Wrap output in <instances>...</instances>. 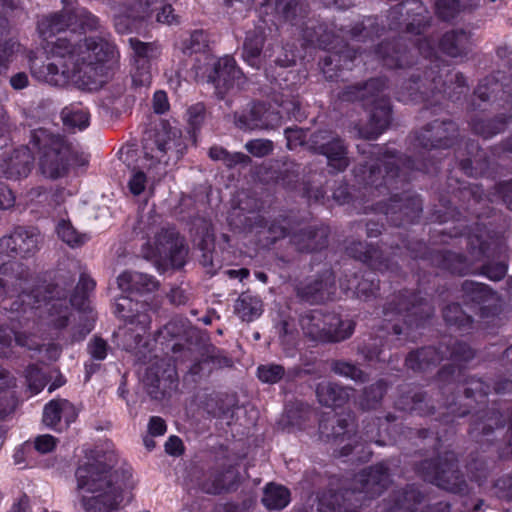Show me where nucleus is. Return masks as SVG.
<instances>
[{"label": "nucleus", "instance_id": "obj_37", "mask_svg": "<svg viewBox=\"0 0 512 512\" xmlns=\"http://www.w3.org/2000/svg\"><path fill=\"white\" fill-rule=\"evenodd\" d=\"M318 402L326 407H342L349 400L348 388L331 381H322L315 390Z\"/></svg>", "mask_w": 512, "mask_h": 512}, {"label": "nucleus", "instance_id": "obj_52", "mask_svg": "<svg viewBox=\"0 0 512 512\" xmlns=\"http://www.w3.org/2000/svg\"><path fill=\"white\" fill-rule=\"evenodd\" d=\"M463 299L465 302L483 303L493 298L492 289L483 283L465 280L462 284Z\"/></svg>", "mask_w": 512, "mask_h": 512}, {"label": "nucleus", "instance_id": "obj_35", "mask_svg": "<svg viewBox=\"0 0 512 512\" xmlns=\"http://www.w3.org/2000/svg\"><path fill=\"white\" fill-rule=\"evenodd\" d=\"M439 46L450 57H464L472 48L470 33L462 29L448 31L442 36Z\"/></svg>", "mask_w": 512, "mask_h": 512}, {"label": "nucleus", "instance_id": "obj_40", "mask_svg": "<svg viewBox=\"0 0 512 512\" xmlns=\"http://www.w3.org/2000/svg\"><path fill=\"white\" fill-rule=\"evenodd\" d=\"M232 360L220 353L214 346L207 347L206 352L202 354L201 359L194 363L189 374L193 377L207 376L211 372L212 367L206 369L205 366L212 364L213 368L231 367Z\"/></svg>", "mask_w": 512, "mask_h": 512}, {"label": "nucleus", "instance_id": "obj_32", "mask_svg": "<svg viewBox=\"0 0 512 512\" xmlns=\"http://www.w3.org/2000/svg\"><path fill=\"white\" fill-rule=\"evenodd\" d=\"M14 344L34 351H41L44 347L30 335L17 332L8 326H0V358L11 357Z\"/></svg>", "mask_w": 512, "mask_h": 512}, {"label": "nucleus", "instance_id": "obj_17", "mask_svg": "<svg viewBox=\"0 0 512 512\" xmlns=\"http://www.w3.org/2000/svg\"><path fill=\"white\" fill-rule=\"evenodd\" d=\"M389 467L381 462L361 470L352 481V485L365 505L379 497L390 485Z\"/></svg>", "mask_w": 512, "mask_h": 512}, {"label": "nucleus", "instance_id": "obj_1", "mask_svg": "<svg viewBox=\"0 0 512 512\" xmlns=\"http://www.w3.org/2000/svg\"><path fill=\"white\" fill-rule=\"evenodd\" d=\"M79 49L82 45L71 38L58 37L51 42L52 59L34 53L29 55L30 71L37 80L53 86L64 87L69 83L81 90H97L103 85L101 67L81 66Z\"/></svg>", "mask_w": 512, "mask_h": 512}, {"label": "nucleus", "instance_id": "obj_22", "mask_svg": "<svg viewBox=\"0 0 512 512\" xmlns=\"http://www.w3.org/2000/svg\"><path fill=\"white\" fill-rule=\"evenodd\" d=\"M116 55L117 51L115 45L100 37L86 38L82 49H79L81 66L91 64L101 67L103 84L106 81L105 66L103 64L115 59Z\"/></svg>", "mask_w": 512, "mask_h": 512}, {"label": "nucleus", "instance_id": "obj_7", "mask_svg": "<svg viewBox=\"0 0 512 512\" xmlns=\"http://www.w3.org/2000/svg\"><path fill=\"white\" fill-rule=\"evenodd\" d=\"M300 325L307 337L322 342L345 340L354 330L352 321H342L337 314L322 310H312L302 315Z\"/></svg>", "mask_w": 512, "mask_h": 512}, {"label": "nucleus", "instance_id": "obj_63", "mask_svg": "<svg viewBox=\"0 0 512 512\" xmlns=\"http://www.w3.org/2000/svg\"><path fill=\"white\" fill-rule=\"evenodd\" d=\"M443 317L448 324L459 327L469 326L472 322V318L457 303L447 305L443 310Z\"/></svg>", "mask_w": 512, "mask_h": 512}, {"label": "nucleus", "instance_id": "obj_48", "mask_svg": "<svg viewBox=\"0 0 512 512\" xmlns=\"http://www.w3.org/2000/svg\"><path fill=\"white\" fill-rule=\"evenodd\" d=\"M321 155L326 156L328 166L335 172H342L350 165L347 146L337 135Z\"/></svg>", "mask_w": 512, "mask_h": 512}, {"label": "nucleus", "instance_id": "obj_9", "mask_svg": "<svg viewBox=\"0 0 512 512\" xmlns=\"http://www.w3.org/2000/svg\"><path fill=\"white\" fill-rule=\"evenodd\" d=\"M186 144L181 131L162 122L151 142L144 146L145 157L165 165L176 164L184 154Z\"/></svg>", "mask_w": 512, "mask_h": 512}, {"label": "nucleus", "instance_id": "obj_38", "mask_svg": "<svg viewBox=\"0 0 512 512\" xmlns=\"http://www.w3.org/2000/svg\"><path fill=\"white\" fill-rule=\"evenodd\" d=\"M8 297L3 299L2 307L4 310L15 314L11 319H15L20 314L33 313V310L38 308L39 300L34 292H28L27 289L20 290L18 293H8Z\"/></svg>", "mask_w": 512, "mask_h": 512}, {"label": "nucleus", "instance_id": "obj_53", "mask_svg": "<svg viewBox=\"0 0 512 512\" xmlns=\"http://www.w3.org/2000/svg\"><path fill=\"white\" fill-rule=\"evenodd\" d=\"M508 119L504 116H499L494 119L484 120L475 118L471 122L472 130L484 138L492 137L504 131Z\"/></svg>", "mask_w": 512, "mask_h": 512}, {"label": "nucleus", "instance_id": "obj_59", "mask_svg": "<svg viewBox=\"0 0 512 512\" xmlns=\"http://www.w3.org/2000/svg\"><path fill=\"white\" fill-rule=\"evenodd\" d=\"M442 268L453 274L464 275L469 271V263L461 254L445 251L441 254Z\"/></svg>", "mask_w": 512, "mask_h": 512}, {"label": "nucleus", "instance_id": "obj_47", "mask_svg": "<svg viewBox=\"0 0 512 512\" xmlns=\"http://www.w3.org/2000/svg\"><path fill=\"white\" fill-rule=\"evenodd\" d=\"M234 312L245 322H252L263 312L262 300L249 293H242L235 301Z\"/></svg>", "mask_w": 512, "mask_h": 512}, {"label": "nucleus", "instance_id": "obj_43", "mask_svg": "<svg viewBox=\"0 0 512 512\" xmlns=\"http://www.w3.org/2000/svg\"><path fill=\"white\" fill-rule=\"evenodd\" d=\"M425 499L424 493L415 485H406L394 491L389 508L406 511H418V506Z\"/></svg>", "mask_w": 512, "mask_h": 512}, {"label": "nucleus", "instance_id": "obj_12", "mask_svg": "<svg viewBox=\"0 0 512 512\" xmlns=\"http://www.w3.org/2000/svg\"><path fill=\"white\" fill-rule=\"evenodd\" d=\"M438 65L427 70L417 69L406 79L398 92L401 101L429 100L442 90Z\"/></svg>", "mask_w": 512, "mask_h": 512}, {"label": "nucleus", "instance_id": "obj_33", "mask_svg": "<svg viewBox=\"0 0 512 512\" xmlns=\"http://www.w3.org/2000/svg\"><path fill=\"white\" fill-rule=\"evenodd\" d=\"M76 417L77 411L72 403L66 399H55L45 405L42 422L47 427L60 430L58 425L62 418L69 425Z\"/></svg>", "mask_w": 512, "mask_h": 512}, {"label": "nucleus", "instance_id": "obj_6", "mask_svg": "<svg viewBox=\"0 0 512 512\" xmlns=\"http://www.w3.org/2000/svg\"><path fill=\"white\" fill-rule=\"evenodd\" d=\"M60 11L50 13L39 23V31L44 38L69 31L75 35L98 28L99 21L92 13L78 3L63 0Z\"/></svg>", "mask_w": 512, "mask_h": 512}, {"label": "nucleus", "instance_id": "obj_21", "mask_svg": "<svg viewBox=\"0 0 512 512\" xmlns=\"http://www.w3.org/2000/svg\"><path fill=\"white\" fill-rule=\"evenodd\" d=\"M381 209L395 226H402L419 217L422 203L418 196L404 193L391 197L389 203L383 204Z\"/></svg>", "mask_w": 512, "mask_h": 512}, {"label": "nucleus", "instance_id": "obj_44", "mask_svg": "<svg viewBox=\"0 0 512 512\" xmlns=\"http://www.w3.org/2000/svg\"><path fill=\"white\" fill-rule=\"evenodd\" d=\"M446 357V351L435 347H424L409 353L406 358V365L414 371H422L430 365L440 363Z\"/></svg>", "mask_w": 512, "mask_h": 512}, {"label": "nucleus", "instance_id": "obj_56", "mask_svg": "<svg viewBox=\"0 0 512 512\" xmlns=\"http://www.w3.org/2000/svg\"><path fill=\"white\" fill-rule=\"evenodd\" d=\"M330 368L333 373L349 378L357 383H364L369 379L368 374L357 365L345 360H332Z\"/></svg>", "mask_w": 512, "mask_h": 512}, {"label": "nucleus", "instance_id": "obj_4", "mask_svg": "<svg viewBox=\"0 0 512 512\" xmlns=\"http://www.w3.org/2000/svg\"><path fill=\"white\" fill-rule=\"evenodd\" d=\"M359 152L367 155L363 163L354 169L355 178L359 184L374 187L379 190L381 187H388L396 181L399 175V160L392 154L381 153V148L365 144L357 146Z\"/></svg>", "mask_w": 512, "mask_h": 512}, {"label": "nucleus", "instance_id": "obj_27", "mask_svg": "<svg viewBox=\"0 0 512 512\" xmlns=\"http://www.w3.org/2000/svg\"><path fill=\"white\" fill-rule=\"evenodd\" d=\"M375 54L390 69H405L415 63V57L398 40L382 42L376 48Z\"/></svg>", "mask_w": 512, "mask_h": 512}, {"label": "nucleus", "instance_id": "obj_45", "mask_svg": "<svg viewBox=\"0 0 512 512\" xmlns=\"http://www.w3.org/2000/svg\"><path fill=\"white\" fill-rule=\"evenodd\" d=\"M467 150L470 156L460 161L461 170L468 176H477L485 172L490 165L486 152L473 141L467 143Z\"/></svg>", "mask_w": 512, "mask_h": 512}, {"label": "nucleus", "instance_id": "obj_11", "mask_svg": "<svg viewBox=\"0 0 512 512\" xmlns=\"http://www.w3.org/2000/svg\"><path fill=\"white\" fill-rule=\"evenodd\" d=\"M278 35L279 28L274 22L270 21L269 23L266 19H260L256 27L246 35L242 52L244 61L256 70L263 68L265 72H268L272 65L270 63L269 67L267 66L266 58L267 53L272 50V46H269L262 55L263 45L265 40L276 39Z\"/></svg>", "mask_w": 512, "mask_h": 512}, {"label": "nucleus", "instance_id": "obj_10", "mask_svg": "<svg viewBox=\"0 0 512 512\" xmlns=\"http://www.w3.org/2000/svg\"><path fill=\"white\" fill-rule=\"evenodd\" d=\"M433 312L434 308L427 299L409 290L395 294L384 308L386 317L400 316L409 327L419 326L424 320L430 318Z\"/></svg>", "mask_w": 512, "mask_h": 512}, {"label": "nucleus", "instance_id": "obj_54", "mask_svg": "<svg viewBox=\"0 0 512 512\" xmlns=\"http://www.w3.org/2000/svg\"><path fill=\"white\" fill-rule=\"evenodd\" d=\"M338 512H358L365 505L355 488L351 487L334 492Z\"/></svg>", "mask_w": 512, "mask_h": 512}, {"label": "nucleus", "instance_id": "obj_3", "mask_svg": "<svg viewBox=\"0 0 512 512\" xmlns=\"http://www.w3.org/2000/svg\"><path fill=\"white\" fill-rule=\"evenodd\" d=\"M30 143L39 150V170L47 178L64 176L69 164L76 161L72 147L61 136L46 129L32 131Z\"/></svg>", "mask_w": 512, "mask_h": 512}, {"label": "nucleus", "instance_id": "obj_24", "mask_svg": "<svg viewBox=\"0 0 512 512\" xmlns=\"http://www.w3.org/2000/svg\"><path fill=\"white\" fill-rule=\"evenodd\" d=\"M129 45L137 68L133 81L139 85L148 84L151 79L149 62L160 55V47L155 42H142L137 38H130Z\"/></svg>", "mask_w": 512, "mask_h": 512}, {"label": "nucleus", "instance_id": "obj_50", "mask_svg": "<svg viewBox=\"0 0 512 512\" xmlns=\"http://www.w3.org/2000/svg\"><path fill=\"white\" fill-rule=\"evenodd\" d=\"M383 31V27L378 23L376 17H366L361 22L356 23L349 31L351 39L365 42L378 37Z\"/></svg>", "mask_w": 512, "mask_h": 512}, {"label": "nucleus", "instance_id": "obj_5", "mask_svg": "<svg viewBox=\"0 0 512 512\" xmlns=\"http://www.w3.org/2000/svg\"><path fill=\"white\" fill-rule=\"evenodd\" d=\"M417 473L427 482L454 494L468 492V483L459 469L454 452H446L433 459H425L416 465Z\"/></svg>", "mask_w": 512, "mask_h": 512}, {"label": "nucleus", "instance_id": "obj_16", "mask_svg": "<svg viewBox=\"0 0 512 512\" xmlns=\"http://www.w3.org/2000/svg\"><path fill=\"white\" fill-rule=\"evenodd\" d=\"M459 139V129L451 120H434L415 134V146L425 150L449 149Z\"/></svg>", "mask_w": 512, "mask_h": 512}, {"label": "nucleus", "instance_id": "obj_46", "mask_svg": "<svg viewBox=\"0 0 512 512\" xmlns=\"http://www.w3.org/2000/svg\"><path fill=\"white\" fill-rule=\"evenodd\" d=\"M122 501L120 491L109 490L108 493L83 497L82 502L86 512H113Z\"/></svg>", "mask_w": 512, "mask_h": 512}, {"label": "nucleus", "instance_id": "obj_15", "mask_svg": "<svg viewBox=\"0 0 512 512\" xmlns=\"http://www.w3.org/2000/svg\"><path fill=\"white\" fill-rule=\"evenodd\" d=\"M77 486L92 495L108 493L109 490L120 491L116 485V472L102 462L88 463L76 470Z\"/></svg>", "mask_w": 512, "mask_h": 512}, {"label": "nucleus", "instance_id": "obj_60", "mask_svg": "<svg viewBox=\"0 0 512 512\" xmlns=\"http://www.w3.org/2000/svg\"><path fill=\"white\" fill-rule=\"evenodd\" d=\"M94 287V280L88 277L86 274H82L75 288V292L70 299L72 306L78 308L79 310L86 311V299L88 297V293L91 292Z\"/></svg>", "mask_w": 512, "mask_h": 512}, {"label": "nucleus", "instance_id": "obj_8", "mask_svg": "<svg viewBox=\"0 0 512 512\" xmlns=\"http://www.w3.org/2000/svg\"><path fill=\"white\" fill-rule=\"evenodd\" d=\"M154 245L153 249L144 247L142 254L145 259H153L158 270H165L168 265L174 268L184 265L187 248L174 228H162L155 236Z\"/></svg>", "mask_w": 512, "mask_h": 512}, {"label": "nucleus", "instance_id": "obj_51", "mask_svg": "<svg viewBox=\"0 0 512 512\" xmlns=\"http://www.w3.org/2000/svg\"><path fill=\"white\" fill-rule=\"evenodd\" d=\"M386 392V385L383 380H379L374 384L363 389L359 397V406L362 410L369 411L377 409Z\"/></svg>", "mask_w": 512, "mask_h": 512}, {"label": "nucleus", "instance_id": "obj_61", "mask_svg": "<svg viewBox=\"0 0 512 512\" xmlns=\"http://www.w3.org/2000/svg\"><path fill=\"white\" fill-rule=\"evenodd\" d=\"M57 234L63 242L73 248L81 246L86 240L85 234L79 233L69 221L65 220L58 224Z\"/></svg>", "mask_w": 512, "mask_h": 512}, {"label": "nucleus", "instance_id": "obj_36", "mask_svg": "<svg viewBox=\"0 0 512 512\" xmlns=\"http://www.w3.org/2000/svg\"><path fill=\"white\" fill-rule=\"evenodd\" d=\"M328 232L325 228L307 227L293 233L292 243L301 252L320 250L327 245Z\"/></svg>", "mask_w": 512, "mask_h": 512}, {"label": "nucleus", "instance_id": "obj_64", "mask_svg": "<svg viewBox=\"0 0 512 512\" xmlns=\"http://www.w3.org/2000/svg\"><path fill=\"white\" fill-rule=\"evenodd\" d=\"M311 410L303 403H295L287 407L286 419L287 423L294 427H302L309 420Z\"/></svg>", "mask_w": 512, "mask_h": 512}, {"label": "nucleus", "instance_id": "obj_55", "mask_svg": "<svg viewBox=\"0 0 512 512\" xmlns=\"http://www.w3.org/2000/svg\"><path fill=\"white\" fill-rule=\"evenodd\" d=\"M209 156L215 161H222L227 168H233L236 165L247 166L252 162L250 156L241 152L230 153L220 146L211 147Z\"/></svg>", "mask_w": 512, "mask_h": 512}, {"label": "nucleus", "instance_id": "obj_30", "mask_svg": "<svg viewBox=\"0 0 512 512\" xmlns=\"http://www.w3.org/2000/svg\"><path fill=\"white\" fill-rule=\"evenodd\" d=\"M39 240L40 234L36 228L17 227L8 238L2 240V245H6L12 252L26 257L36 252Z\"/></svg>", "mask_w": 512, "mask_h": 512}, {"label": "nucleus", "instance_id": "obj_29", "mask_svg": "<svg viewBox=\"0 0 512 512\" xmlns=\"http://www.w3.org/2000/svg\"><path fill=\"white\" fill-rule=\"evenodd\" d=\"M32 163L33 156L28 147L15 149L10 155L0 159V176L13 180L27 177Z\"/></svg>", "mask_w": 512, "mask_h": 512}, {"label": "nucleus", "instance_id": "obj_28", "mask_svg": "<svg viewBox=\"0 0 512 512\" xmlns=\"http://www.w3.org/2000/svg\"><path fill=\"white\" fill-rule=\"evenodd\" d=\"M299 26L302 39L307 45L322 49L336 48L338 36L327 24L316 19H307L302 21Z\"/></svg>", "mask_w": 512, "mask_h": 512}, {"label": "nucleus", "instance_id": "obj_13", "mask_svg": "<svg viewBox=\"0 0 512 512\" xmlns=\"http://www.w3.org/2000/svg\"><path fill=\"white\" fill-rule=\"evenodd\" d=\"M143 382L153 400L163 401L177 390V370L170 360H157L147 368Z\"/></svg>", "mask_w": 512, "mask_h": 512}, {"label": "nucleus", "instance_id": "obj_18", "mask_svg": "<svg viewBox=\"0 0 512 512\" xmlns=\"http://www.w3.org/2000/svg\"><path fill=\"white\" fill-rule=\"evenodd\" d=\"M237 477V473L231 467L225 471H219L215 469L205 470L195 466L190 472L192 486L206 494L213 495L232 489Z\"/></svg>", "mask_w": 512, "mask_h": 512}, {"label": "nucleus", "instance_id": "obj_2", "mask_svg": "<svg viewBox=\"0 0 512 512\" xmlns=\"http://www.w3.org/2000/svg\"><path fill=\"white\" fill-rule=\"evenodd\" d=\"M385 90V80L376 78L364 84L347 86L338 95L342 101H361L363 107L369 110L368 123L358 129L359 136L364 139H376L391 123L392 107Z\"/></svg>", "mask_w": 512, "mask_h": 512}, {"label": "nucleus", "instance_id": "obj_26", "mask_svg": "<svg viewBox=\"0 0 512 512\" xmlns=\"http://www.w3.org/2000/svg\"><path fill=\"white\" fill-rule=\"evenodd\" d=\"M30 270L21 262L9 261L0 267V295L27 289Z\"/></svg>", "mask_w": 512, "mask_h": 512}, {"label": "nucleus", "instance_id": "obj_31", "mask_svg": "<svg viewBox=\"0 0 512 512\" xmlns=\"http://www.w3.org/2000/svg\"><path fill=\"white\" fill-rule=\"evenodd\" d=\"M120 290L134 295H147L158 290L160 284L152 276L142 272L125 271L117 278Z\"/></svg>", "mask_w": 512, "mask_h": 512}, {"label": "nucleus", "instance_id": "obj_39", "mask_svg": "<svg viewBox=\"0 0 512 512\" xmlns=\"http://www.w3.org/2000/svg\"><path fill=\"white\" fill-rule=\"evenodd\" d=\"M236 406L234 394H210L203 400V409L214 418L232 417Z\"/></svg>", "mask_w": 512, "mask_h": 512}, {"label": "nucleus", "instance_id": "obj_42", "mask_svg": "<svg viewBox=\"0 0 512 512\" xmlns=\"http://www.w3.org/2000/svg\"><path fill=\"white\" fill-rule=\"evenodd\" d=\"M275 12L293 26H299L309 14L304 0H275Z\"/></svg>", "mask_w": 512, "mask_h": 512}, {"label": "nucleus", "instance_id": "obj_25", "mask_svg": "<svg viewBox=\"0 0 512 512\" xmlns=\"http://www.w3.org/2000/svg\"><path fill=\"white\" fill-rule=\"evenodd\" d=\"M346 251L349 256L366 263L374 270L381 272H396L398 270V265L384 257L381 250L364 242L353 241L347 246Z\"/></svg>", "mask_w": 512, "mask_h": 512}, {"label": "nucleus", "instance_id": "obj_14", "mask_svg": "<svg viewBox=\"0 0 512 512\" xmlns=\"http://www.w3.org/2000/svg\"><path fill=\"white\" fill-rule=\"evenodd\" d=\"M204 74H206L207 82L213 84L215 94L219 99H223L230 91L245 83L243 72L237 66L236 61L229 56L207 64Z\"/></svg>", "mask_w": 512, "mask_h": 512}, {"label": "nucleus", "instance_id": "obj_19", "mask_svg": "<svg viewBox=\"0 0 512 512\" xmlns=\"http://www.w3.org/2000/svg\"><path fill=\"white\" fill-rule=\"evenodd\" d=\"M281 113L265 103H253L247 112L234 114V124L243 131L274 129L281 123Z\"/></svg>", "mask_w": 512, "mask_h": 512}, {"label": "nucleus", "instance_id": "obj_49", "mask_svg": "<svg viewBox=\"0 0 512 512\" xmlns=\"http://www.w3.org/2000/svg\"><path fill=\"white\" fill-rule=\"evenodd\" d=\"M290 502V491L275 483H269L264 488L262 503L269 510H281Z\"/></svg>", "mask_w": 512, "mask_h": 512}, {"label": "nucleus", "instance_id": "obj_62", "mask_svg": "<svg viewBox=\"0 0 512 512\" xmlns=\"http://www.w3.org/2000/svg\"><path fill=\"white\" fill-rule=\"evenodd\" d=\"M465 206L470 209L474 204H477L483 199V190L479 185H465L460 187L455 195Z\"/></svg>", "mask_w": 512, "mask_h": 512}, {"label": "nucleus", "instance_id": "obj_23", "mask_svg": "<svg viewBox=\"0 0 512 512\" xmlns=\"http://www.w3.org/2000/svg\"><path fill=\"white\" fill-rule=\"evenodd\" d=\"M146 304H133L132 300L127 297H121L116 303L117 313L126 320V322L135 327L136 333H129L134 339L135 345H139L142 341V334H144L151 323V316L146 309L140 310L139 308H145Z\"/></svg>", "mask_w": 512, "mask_h": 512}, {"label": "nucleus", "instance_id": "obj_41", "mask_svg": "<svg viewBox=\"0 0 512 512\" xmlns=\"http://www.w3.org/2000/svg\"><path fill=\"white\" fill-rule=\"evenodd\" d=\"M350 420L336 414L323 416L319 422V435L324 441L343 440L348 433Z\"/></svg>", "mask_w": 512, "mask_h": 512}, {"label": "nucleus", "instance_id": "obj_34", "mask_svg": "<svg viewBox=\"0 0 512 512\" xmlns=\"http://www.w3.org/2000/svg\"><path fill=\"white\" fill-rule=\"evenodd\" d=\"M398 409L417 413L419 415H431L435 412L432 398L426 391L415 389L403 393L396 401Z\"/></svg>", "mask_w": 512, "mask_h": 512}, {"label": "nucleus", "instance_id": "obj_58", "mask_svg": "<svg viewBox=\"0 0 512 512\" xmlns=\"http://www.w3.org/2000/svg\"><path fill=\"white\" fill-rule=\"evenodd\" d=\"M379 290V280L373 272H368L363 275L358 282L355 294L356 297L363 301H369L377 296Z\"/></svg>", "mask_w": 512, "mask_h": 512}, {"label": "nucleus", "instance_id": "obj_57", "mask_svg": "<svg viewBox=\"0 0 512 512\" xmlns=\"http://www.w3.org/2000/svg\"><path fill=\"white\" fill-rule=\"evenodd\" d=\"M266 63L268 67L270 63L272 65V68L268 72H265L266 75L268 77L270 75L273 76L275 67L287 68L293 66L295 64V55L284 46H277L276 50L272 47V50L267 53Z\"/></svg>", "mask_w": 512, "mask_h": 512}, {"label": "nucleus", "instance_id": "obj_20", "mask_svg": "<svg viewBox=\"0 0 512 512\" xmlns=\"http://www.w3.org/2000/svg\"><path fill=\"white\" fill-rule=\"evenodd\" d=\"M335 291V278L329 271L318 278L307 279L295 286V293L299 300L309 304L324 303L332 298Z\"/></svg>", "mask_w": 512, "mask_h": 512}]
</instances>
